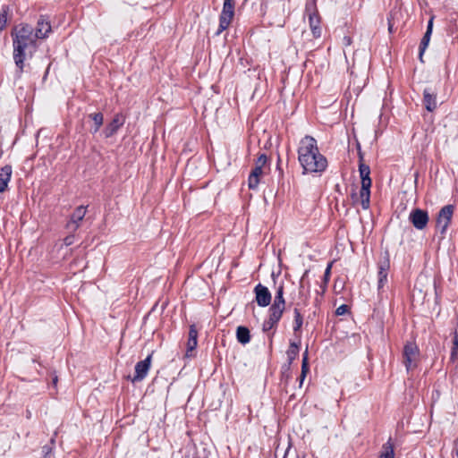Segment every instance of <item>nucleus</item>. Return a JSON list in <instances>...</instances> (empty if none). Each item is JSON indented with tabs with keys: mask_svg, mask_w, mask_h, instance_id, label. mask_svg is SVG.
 Here are the masks:
<instances>
[{
	"mask_svg": "<svg viewBox=\"0 0 458 458\" xmlns=\"http://www.w3.org/2000/svg\"><path fill=\"white\" fill-rule=\"evenodd\" d=\"M13 40V58L17 68V77H21L27 58L31 59L38 51V39L34 36V28L28 23H20L11 31Z\"/></svg>",
	"mask_w": 458,
	"mask_h": 458,
	"instance_id": "nucleus-1",
	"label": "nucleus"
},
{
	"mask_svg": "<svg viewBox=\"0 0 458 458\" xmlns=\"http://www.w3.org/2000/svg\"><path fill=\"white\" fill-rule=\"evenodd\" d=\"M298 161L303 169L302 174H321L327 167L326 157L320 153L317 140L306 135L301 139L298 146Z\"/></svg>",
	"mask_w": 458,
	"mask_h": 458,
	"instance_id": "nucleus-2",
	"label": "nucleus"
},
{
	"mask_svg": "<svg viewBox=\"0 0 458 458\" xmlns=\"http://www.w3.org/2000/svg\"><path fill=\"white\" fill-rule=\"evenodd\" d=\"M359 173L361 180L360 196L353 191L351 197L354 202L360 199V205L363 209H369L370 206V187L372 181L370 178V168L366 164H359Z\"/></svg>",
	"mask_w": 458,
	"mask_h": 458,
	"instance_id": "nucleus-3",
	"label": "nucleus"
},
{
	"mask_svg": "<svg viewBox=\"0 0 458 458\" xmlns=\"http://www.w3.org/2000/svg\"><path fill=\"white\" fill-rule=\"evenodd\" d=\"M309 270H306L300 280L299 295L302 299L301 302H297L293 309V330L294 334L300 333L303 326V316L301 313L300 306H307L309 302V293H305L304 279L308 276Z\"/></svg>",
	"mask_w": 458,
	"mask_h": 458,
	"instance_id": "nucleus-4",
	"label": "nucleus"
},
{
	"mask_svg": "<svg viewBox=\"0 0 458 458\" xmlns=\"http://www.w3.org/2000/svg\"><path fill=\"white\" fill-rule=\"evenodd\" d=\"M419 354L420 351L415 343L409 342L404 345L403 357L407 372L417 367Z\"/></svg>",
	"mask_w": 458,
	"mask_h": 458,
	"instance_id": "nucleus-5",
	"label": "nucleus"
},
{
	"mask_svg": "<svg viewBox=\"0 0 458 458\" xmlns=\"http://www.w3.org/2000/svg\"><path fill=\"white\" fill-rule=\"evenodd\" d=\"M377 290H382L387 283L388 271L390 269V254L386 250L377 263Z\"/></svg>",
	"mask_w": 458,
	"mask_h": 458,
	"instance_id": "nucleus-6",
	"label": "nucleus"
},
{
	"mask_svg": "<svg viewBox=\"0 0 458 458\" xmlns=\"http://www.w3.org/2000/svg\"><path fill=\"white\" fill-rule=\"evenodd\" d=\"M454 211V205L444 206L438 212L437 217V227L442 234H445L453 217Z\"/></svg>",
	"mask_w": 458,
	"mask_h": 458,
	"instance_id": "nucleus-7",
	"label": "nucleus"
},
{
	"mask_svg": "<svg viewBox=\"0 0 458 458\" xmlns=\"http://www.w3.org/2000/svg\"><path fill=\"white\" fill-rule=\"evenodd\" d=\"M152 353L148 354L143 360H140L135 365V372L131 378L132 383L142 381L148 375L151 366Z\"/></svg>",
	"mask_w": 458,
	"mask_h": 458,
	"instance_id": "nucleus-8",
	"label": "nucleus"
},
{
	"mask_svg": "<svg viewBox=\"0 0 458 458\" xmlns=\"http://www.w3.org/2000/svg\"><path fill=\"white\" fill-rule=\"evenodd\" d=\"M409 220L416 229L423 230L427 226L429 217L426 210L414 208L410 213Z\"/></svg>",
	"mask_w": 458,
	"mask_h": 458,
	"instance_id": "nucleus-9",
	"label": "nucleus"
},
{
	"mask_svg": "<svg viewBox=\"0 0 458 458\" xmlns=\"http://www.w3.org/2000/svg\"><path fill=\"white\" fill-rule=\"evenodd\" d=\"M284 295V283L282 282L276 287V290L275 293V297H274V301L271 304L268 311H276V312L284 314V312L285 310V305H286V301H285Z\"/></svg>",
	"mask_w": 458,
	"mask_h": 458,
	"instance_id": "nucleus-10",
	"label": "nucleus"
},
{
	"mask_svg": "<svg viewBox=\"0 0 458 458\" xmlns=\"http://www.w3.org/2000/svg\"><path fill=\"white\" fill-rule=\"evenodd\" d=\"M52 31V27L48 17L40 15L36 29L34 30V36L37 39L47 38Z\"/></svg>",
	"mask_w": 458,
	"mask_h": 458,
	"instance_id": "nucleus-11",
	"label": "nucleus"
},
{
	"mask_svg": "<svg viewBox=\"0 0 458 458\" xmlns=\"http://www.w3.org/2000/svg\"><path fill=\"white\" fill-rule=\"evenodd\" d=\"M253 292L255 301L259 307H267L271 303V293L267 286L259 283L254 287Z\"/></svg>",
	"mask_w": 458,
	"mask_h": 458,
	"instance_id": "nucleus-12",
	"label": "nucleus"
},
{
	"mask_svg": "<svg viewBox=\"0 0 458 458\" xmlns=\"http://www.w3.org/2000/svg\"><path fill=\"white\" fill-rule=\"evenodd\" d=\"M86 215V207L79 206L75 208L66 224V228L71 232H76L80 227V223L83 220Z\"/></svg>",
	"mask_w": 458,
	"mask_h": 458,
	"instance_id": "nucleus-13",
	"label": "nucleus"
},
{
	"mask_svg": "<svg viewBox=\"0 0 458 458\" xmlns=\"http://www.w3.org/2000/svg\"><path fill=\"white\" fill-rule=\"evenodd\" d=\"M437 92L431 87H427L423 90V105L428 112H433L437 107Z\"/></svg>",
	"mask_w": 458,
	"mask_h": 458,
	"instance_id": "nucleus-14",
	"label": "nucleus"
},
{
	"mask_svg": "<svg viewBox=\"0 0 458 458\" xmlns=\"http://www.w3.org/2000/svg\"><path fill=\"white\" fill-rule=\"evenodd\" d=\"M124 117L121 114H116L112 121L105 127L103 133L106 138L114 136L117 131L123 125Z\"/></svg>",
	"mask_w": 458,
	"mask_h": 458,
	"instance_id": "nucleus-15",
	"label": "nucleus"
},
{
	"mask_svg": "<svg viewBox=\"0 0 458 458\" xmlns=\"http://www.w3.org/2000/svg\"><path fill=\"white\" fill-rule=\"evenodd\" d=\"M433 20H434V17H431L429 19V21H428L427 30H426L423 38H421V41H420V44L419 58H420V60L421 62H423L422 56H423V54H424L426 48L428 46V43H429V40H430V37H431V34H432Z\"/></svg>",
	"mask_w": 458,
	"mask_h": 458,
	"instance_id": "nucleus-16",
	"label": "nucleus"
},
{
	"mask_svg": "<svg viewBox=\"0 0 458 458\" xmlns=\"http://www.w3.org/2000/svg\"><path fill=\"white\" fill-rule=\"evenodd\" d=\"M12 166L6 165L0 168V193L4 192L8 186L12 176Z\"/></svg>",
	"mask_w": 458,
	"mask_h": 458,
	"instance_id": "nucleus-17",
	"label": "nucleus"
},
{
	"mask_svg": "<svg viewBox=\"0 0 458 458\" xmlns=\"http://www.w3.org/2000/svg\"><path fill=\"white\" fill-rule=\"evenodd\" d=\"M268 318L263 322L262 330L267 332L277 326L283 314L276 311H268Z\"/></svg>",
	"mask_w": 458,
	"mask_h": 458,
	"instance_id": "nucleus-18",
	"label": "nucleus"
},
{
	"mask_svg": "<svg viewBox=\"0 0 458 458\" xmlns=\"http://www.w3.org/2000/svg\"><path fill=\"white\" fill-rule=\"evenodd\" d=\"M262 169L259 167H254L252 171L250 172L249 178H248V186L251 190H255L258 188L259 183V178L262 174Z\"/></svg>",
	"mask_w": 458,
	"mask_h": 458,
	"instance_id": "nucleus-19",
	"label": "nucleus"
},
{
	"mask_svg": "<svg viewBox=\"0 0 458 458\" xmlns=\"http://www.w3.org/2000/svg\"><path fill=\"white\" fill-rule=\"evenodd\" d=\"M198 344V331L195 325H191L189 328V339L187 343V352L196 349Z\"/></svg>",
	"mask_w": 458,
	"mask_h": 458,
	"instance_id": "nucleus-20",
	"label": "nucleus"
},
{
	"mask_svg": "<svg viewBox=\"0 0 458 458\" xmlns=\"http://www.w3.org/2000/svg\"><path fill=\"white\" fill-rule=\"evenodd\" d=\"M233 13L221 12L219 16V28L216 34H220L222 31L225 30L229 27L233 18Z\"/></svg>",
	"mask_w": 458,
	"mask_h": 458,
	"instance_id": "nucleus-21",
	"label": "nucleus"
},
{
	"mask_svg": "<svg viewBox=\"0 0 458 458\" xmlns=\"http://www.w3.org/2000/svg\"><path fill=\"white\" fill-rule=\"evenodd\" d=\"M310 21V27L312 31V35L314 38H320L321 37V28L319 26V19L318 16L316 13L310 14L309 17Z\"/></svg>",
	"mask_w": 458,
	"mask_h": 458,
	"instance_id": "nucleus-22",
	"label": "nucleus"
},
{
	"mask_svg": "<svg viewBox=\"0 0 458 458\" xmlns=\"http://www.w3.org/2000/svg\"><path fill=\"white\" fill-rule=\"evenodd\" d=\"M89 118H90L94 123V125L90 128V132L92 134H95L99 131V129L103 125L104 115L100 112L93 113L89 114Z\"/></svg>",
	"mask_w": 458,
	"mask_h": 458,
	"instance_id": "nucleus-23",
	"label": "nucleus"
},
{
	"mask_svg": "<svg viewBox=\"0 0 458 458\" xmlns=\"http://www.w3.org/2000/svg\"><path fill=\"white\" fill-rule=\"evenodd\" d=\"M236 338L242 344H248L250 341V330L246 327H238L236 330Z\"/></svg>",
	"mask_w": 458,
	"mask_h": 458,
	"instance_id": "nucleus-24",
	"label": "nucleus"
},
{
	"mask_svg": "<svg viewBox=\"0 0 458 458\" xmlns=\"http://www.w3.org/2000/svg\"><path fill=\"white\" fill-rule=\"evenodd\" d=\"M300 352V346L294 342H291L288 350L286 351L287 364H291L298 357Z\"/></svg>",
	"mask_w": 458,
	"mask_h": 458,
	"instance_id": "nucleus-25",
	"label": "nucleus"
},
{
	"mask_svg": "<svg viewBox=\"0 0 458 458\" xmlns=\"http://www.w3.org/2000/svg\"><path fill=\"white\" fill-rule=\"evenodd\" d=\"M379 458H394V445L391 438L383 445Z\"/></svg>",
	"mask_w": 458,
	"mask_h": 458,
	"instance_id": "nucleus-26",
	"label": "nucleus"
},
{
	"mask_svg": "<svg viewBox=\"0 0 458 458\" xmlns=\"http://www.w3.org/2000/svg\"><path fill=\"white\" fill-rule=\"evenodd\" d=\"M10 12H11V10H10L9 5L2 6L1 13H0V32L3 31L7 26L8 16H9Z\"/></svg>",
	"mask_w": 458,
	"mask_h": 458,
	"instance_id": "nucleus-27",
	"label": "nucleus"
},
{
	"mask_svg": "<svg viewBox=\"0 0 458 458\" xmlns=\"http://www.w3.org/2000/svg\"><path fill=\"white\" fill-rule=\"evenodd\" d=\"M309 361H308V349L303 353L302 361H301V373L300 377V386L302 385V382L309 372Z\"/></svg>",
	"mask_w": 458,
	"mask_h": 458,
	"instance_id": "nucleus-28",
	"label": "nucleus"
},
{
	"mask_svg": "<svg viewBox=\"0 0 458 458\" xmlns=\"http://www.w3.org/2000/svg\"><path fill=\"white\" fill-rule=\"evenodd\" d=\"M291 377V364H284L282 366V371H281V379L285 380V382L288 381V379Z\"/></svg>",
	"mask_w": 458,
	"mask_h": 458,
	"instance_id": "nucleus-29",
	"label": "nucleus"
},
{
	"mask_svg": "<svg viewBox=\"0 0 458 458\" xmlns=\"http://www.w3.org/2000/svg\"><path fill=\"white\" fill-rule=\"evenodd\" d=\"M222 12L234 13V0H225Z\"/></svg>",
	"mask_w": 458,
	"mask_h": 458,
	"instance_id": "nucleus-30",
	"label": "nucleus"
},
{
	"mask_svg": "<svg viewBox=\"0 0 458 458\" xmlns=\"http://www.w3.org/2000/svg\"><path fill=\"white\" fill-rule=\"evenodd\" d=\"M267 156L266 154L262 153L258 157L256 163H255V166L262 169L263 166L267 164Z\"/></svg>",
	"mask_w": 458,
	"mask_h": 458,
	"instance_id": "nucleus-31",
	"label": "nucleus"
},
{
	"mask_svg": "<svg viewBox=\"0 0 458 458\" xmlns=\"http://www.w3.org/2000/svg\"><path fill=\"white\" fill-rule=\"evenodd\" d=\"M350 310V308L348 305L346 304H342L340 305L336 310H335V315L337 316H342V315H344L345 313L349 312Z\"/></svg>",
	"mask_w": 458,
	"mask_h": 458,
	"instance_id": "nucleus-32",
	"label": "nucleus"
},
{
	"mask_svg": "<svg viewBox=\"0 0 458 458\" xmlns=\"http://www.w3.org/2000/svg\"><path fill=\"white\" fill-rule=\"evenodd\" d=\"M42 452L44 453L43 458H50L52 454V447L49 445H44L42 447Z\"/></svg>",
	"mask_w": 458,
	"mask_h": 458,
	"instance_id": "nucleus-33",
	"label": "nucleus"
},
{
	"mask_svg": "<svg viewBox=\"0 0 458 458\" xmlns=\"http://www.w3.org/2000/svg\"><path fill=\"white\" fill-rule=\"evenodd\" d=\"M74 242V235L69 234L64 239V243L65 246H70Z\"/></svg>",
	"mask_w": 458,
	"mask_h": 458,
	"instance_id": "nucleus-34",
	"label": "nucleus"
},
{
	"mask_svg": "<svg viewBox=\"0 0 458 458\" xmlns=\"http://www.w3.org/2000/svg\"><path fill=\"white\" fill-rule=\"evenodd\" d=\"M331 267H332V263H329L325 270V274H324V280H325V283L327 284L329 280V276H330V272H331Z\"/></svg>",
	"mask_w": 458,
	"mask_h": 458,
	"instance_id": "nucleus-35",
	"label": "nucleus"
},
{
	"mask_svg": "<svg viewBox=\"0 0 458 458\" xmlns=\"http://www.w3.org/2000/svg\"><path fill=\"white\" fill-rule=\"evenodd\" d=\"M357 149H358L359 164H365L364 163V155L361 151L360 143L357 144Z\"/></svg>",
	"mask_w": 458,
	"mask_h": 458,
	"instance_id": "nucleus-36",
	"label": "nucleus"
},
{
	"mask_svg": "<svg viewBox=\"0 0 458 458\" xmlns=\"http://www.w3.org/2000/svg\"><path fill=\"white\" fill-rule=\"evenodd\" d=\"M453 347L454 349H458V332L457 331H455L454 337L453 340Z\"/></svg>",
	"mask_w": 458,
	"mask_h": 458,
	"instance_id": "nucleus-37",
	"label": "nucleus"
},
{
	"mask_svg": "<svg viewBox=\"0 0 458 458\" xmlns=\"http://www.w3.org/2000/svg\"><path fill=\"white\" fill-rule=\"evenodd\" d=\"M343 42L344 46H350L352 44V38L349 36H344L343 38Z\"/></svg>",
	"mask_w": 458,
	"mask_h": 458,
	"instance_id": "nucleus-38",
	"label": "nucleus"
},
{
	"mask_svg": "<svg viewBox=\"0 0 458 458\" xmlns=\"http://www.w3.org/2000/svg\"><path fill=\"white\" fill-rule=\"evenodd\" d=\"M457 353H458V349H454V347H452V351H451V360L454 361L455 360L456 357H457Z\"/></svg>",
	"mask_w": 458,
	"mask_h": 458,
	"instance_id": "nucleus-39",
	"label": "nucleus"
},
{
	"mask_svg": "<svg viewBox=\"0 0 458 458\" xmlns=\"http://www.w3.org/2000/svg\"><path fill=\"white\" fill-rule=\"evenodd\" d=\"M387 20H388V30H389L390 32H392L393 25L391 24L389 18Z\"/></svg>",
	"mask_w": 458,
	"mask_h": 458,
	"instance_id": "nucleus-40",
	"label": "nucleus"
},
{
	"mask_svg": "<svg viewBox=\"0 0 458 458\" xmlns=\"http://www.w3.org/2000/svg\"><path fill=\"white\" fill-rule=\"evenodd\" d=\"M57 377L55 376L54 378H53V384L55 385L57 383Z\"/></svg>",
	"mask_w": 458,
	"mask_h": 458,
	"instance_id": "nucleus-41",
	"label": "nucleus"
},
{
	"mask_svg": "<svg viewBox=\"0 0 458 458\" xmlns=\"http://www.w3.org/2000/svg\"><path fill=\"white\" fill-rule=\"evenodd\" d=\"M288 448H290V446ZM288 452H289V449L286 450L284 456L287 455ZM284 458H285V457H284Z\"/></svg>",
	"mask_w": 458,
	"mask_h": 458,
	"instance_id": "nucleus-42",
	"label": "nucleus"
},
{
	"mask_svg": "<svg viewBox=\"0 0 458 458\" xmlns=\"http://www.w3.org/2000/svg\"><path fill=\"white\" fill-rule=\"evenodd\" d=\"M192 458H200V457H198V456H194V457H192Z\"/></svg>",
	"mask_w": 458,
	"mask_h": 458,
	"instance_id": "nucleus-43",
	"label": "nucleus"
}]
</instances>
